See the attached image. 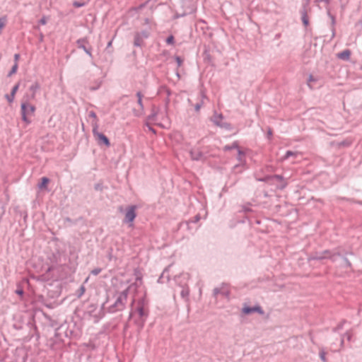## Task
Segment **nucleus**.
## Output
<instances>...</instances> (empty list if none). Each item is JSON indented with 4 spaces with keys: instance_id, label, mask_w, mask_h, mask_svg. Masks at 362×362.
<instances>
[{
    "instance_id": "nucleus-1",
    "label": "nucleus",
    "mask_w": 362,
    "mask_h": 362,
    "mask_svg": "<svg viewBox=\"0 0 362 362\" xmlns=\"http://www.w3.org/2000/svg\"><path fill=\"white\" fill-rule=\"evenodd\" d=\"M36 110L35 105L30 103L28 100H23L21 104V113L22 119L27 124L31 122L30 117L33 116Z\"/></svg>"
},
{
    "instance_id": "nucleus-2",
    "label": "nucleus",
    "mask_w": 362,
    "mask_h": 362,
    "mask_svg": "<svg viewBox=\"0 0 362 362\" xmlns=\"http://www.w3.org/2000/svg\"><path fill=\"white\" fill-rule=\"evenodd\" d=\"M128 295V290H125L122 291L117 298L114 306L116 308V310H121L124 308V305L127 302Z\"/></svg>"
},
{
    "instance_id": "nucleus-3",
    "label": "nucleus",
    "mask_w": 362,
    "mask_h": 362,
    "mask_svg": "<svg viewBox=\"0 0 362 362\" xmlns=\"http://www.w3.org/2000/svg\"><path fill=\"white\" fill-rule=\"evenodd\" d=\"M93 136H95V138L98 140L99 144L103 143L107 147L110 146V143L107 137L105 135H104L103 134L98 132L97 125H95V127L93 128Z\"/></svg>"
},
{
    "instance_id": "nucleus-4",
    "label": "nucleus",
    "mask_w": 362,
    "mask_h": 362,
    "mask_svg": "<svg viewBox=\"0 0 362 362\" xmlns=\"http://www.w3.org/2000/svg\"><path fill=\"white\" fill-rule=\"evenodd\" d=\"M135 209L134 206H132L127 209L125 214V219L127 221L132 222L134 220L136 217Z\"/></svg>"
},
{
    "instance_id": "nucleus-5",
    "label": "nucleus",
    "mask_w": 362,
    "mask_h": 362,
    "mask_svg": "<svg viewBox=\"0 0 362 362\" xmlns=\"http://www.w3.org/2000/svg\"><path fill=\"white\" fill-rule=\"evenodd\" d=\"M243 312L245 314H250V313H251L252 312H257V313H259L260 314H263L264 313L262 309L259 306H255V307H253V308L244 307L243 309Z\"/></svg>"
},
{
    "instance_id": "nucleus-6",
    "label": "nucleus",
    "mask_w": 362,
    "mask_h": 362,
    "mask_svg": "<svg viewBox=\"0 0 362 362\" xmlns=\"http://www.w3.org/2000/svg\"><path fill=\"white\" fill-rule=\"evenodd\" d=\"M18 88H19V84L18 83L16 84L13 86V88H12L11 95H6V98L7 100L8 101V103H13V100L15 98L16 93V92L18 90Z\"/></svg>"
},
{
    "instance_id": "nucleus-7",
    "label": "nucleus",
    "mask_w": 362,
    "mask_h": 362,
    "mask_svg": "<svg viewBox=\"0 0 362 362\" xmlns=\"http://www.w3.org/2000/svg\"><path fill=\"white\" fill-rule=\"evenodd\" d=\"M351 56V51L349 49L344 50L337 54V57L343 60H349Z\"/></svg>"
},
{
    "instance_id": "nucleus-8",
    "label": "nucleus",
    "mask_w": 362,
    "mask_h": 362,
    "mask_svg": "<svg viewBox=\"0 0 362 362\" xmlns=\"http://www.w3.org/2000/svg\"><path fill=\"white\" fill-rule=\"evenodd\" d=\"M40 88V86L38 83H35L30 87V90L32 92L31 99H34L35 98V93Z\"/></svg>"
},
{
    "instance_id": "nucleus-9",
    "label": "nucleus",
    "mask_w": 362,
    "mask_h": 362,
    "mask_svg": "<svg viewBox=\"0 0 362 362\" xmlns=\"http://www.w3.org/2000/svg\"><path fill=\"white\" fill-rule=\"evenodd\" d=\"M317 81V78L316 77H315L313 75L310 74V75H309V76L308 78L307 84L310 88H313V84L315 83H316Z\"/></svg>"
},
{
    "instance_id": "nucleus-10",
    "label": "nucleus",
    "mask_w": 362,
    "mask_h": 362,
    "mask_svg": "<svg viewBox=\"0 0 362 362\" xmlns=\"http://www.w3.org/2000/svg\"><path fill=\"white\" fill-rule=\"evenodd\" d=\"M191 157L194 160H199L202 158V153L199 151H190Z\"/></svg>"
},
{
    "instance_id": "nucleus-11",
    "label": "nucleus",
    "mask_w": 362,
    "mask_h": 362,
    "mask_svg": "<svg viewBox=\"0 0 362 362\" xmlns=\"http://www.w3.org/2000/svg\"><path fill=\"white\" fill-rule=\"evenodd\" d=\"M136 312L138 313L139 315L141 317H145L147 315V314L146 313V312L144 310V306L141 304L136 309Z\"/></svg>"
},
{
    "instance_id": "nucleus-12",
    "label": "nucleus",
    "mask_w": 362,
    "mask_h": 362,
    "mask_svg": "<svg viewBox=\"0 0 362 362\" xmlns=\"http://www.w3.org/2000/svg\"><path fill=\"white\" fill-rule=\"evenodd\" d=\"M49 182V179L47 178V177H42V182H41V185H40V187H46L47 184Z\"/></svg>"
},
{
    "instance_id": "nucleus-13",
    "label": "nucleus",
    "mask_w": 362,
    "mask_h": 362,
    "mask_svg": "<svg viewBox=\"0 0 362 362\" xmlns=\"http://www.w3.org/2000/svg\"><path fill=\"white\" fill-rule=\"evenodd\" d=\"M18 62H15L14 65L13 66V67H12V69H11V71L9 73V76L16 73L17 69H18Z\"/></svg>"
},
{
    "instance_id": "nucleus-14",
    "label": "nucleus",
    "mask_w": 362,
    "mask_h": 362,
    "mask_svg": "<svg viewBox=\"0 0 362 362\" xmlns=\"http://www.w3.org/2000/svg\"><path fill=\"white\" fill-rule=\"evenodd\" d=\"M297 155V153L296 152H293V151H287L285 156L283 158V159H287L288 158H289V156H296Z\"/></svg>"
},
{
    "instance_id": "nucleus-15",
    "label": "nucleus",
    "mask_w": 362,
    "mask_h": 362,
    "mask_svg": "<svg viewBox=\"0 0 362 362\" xmlns=\"http://www.w3.org/2000/svg\"><path fill=\"white\" fill-rule=\"evenodd\" d=\"M101 272V269L100 268H96V269H94L91 271V274H93V275H98V274H100Z\"/></svg>"
},
{
    "instance_id": "nucleus-16",
    "label": "nucleus",
    "mask_w": 362,
    "mask_h": 362,
    "mask_svg": "<svg viewBox=\"0 0 362 362\" xmlns=\"http://www.w3.org/2000/svg\"><path fill=\"white\" fill-rule=\"evenodd\" d=\"M166 42L168 44H173L174 43V37L173 36L170 35L169 36L167 40H166Z\"/></svg>"
},
{
    "instance_id": "nucleus-17",
    "label": "nucleus",
    "mask_w": 362,
    "mask_h": 362,
    "mask_svg": "<svg viewBox=\"0 0 362 362\" xmlns=\"http://www.w3.org/2000/svg\"><path fill=\"white\" fill-rule=\"evenodd\" d=\"M303 23H304L305 25H308V19H307L305 16L303 17Z\"/></svg>"
},
{
    "instance_id": "nucleus-18",
    "label": "nucleus",
    "mask_w": 362,
    "mask_h": 362,
    "mask_svg": "<svg viewBox=\"0 0 362 362\" xmlns=\"http://www.w3.org/2000/svg\"><path fill=\"white\" fill-rule=\"evenodd\" d=\"M40 23L42 24V25H45L47 23V19L43 17L40 21Z\"/></svg>"
},
{
    "instance_id": "nucleus-19",
    "label": "nucleus",
    "mask_w": 362,
    "mask_h": 362,
    "mask_svg": "<svg viewBox=\"0 0 362 362\" xmlns=\"http://www.w3.org/2000/svg\"><path fill=\"white\" fill-rule=\"evenodd\" d=\"M14 57H15L16 62H18V60L19 58V54H15Z\"/></svg>"
},
{
    "instance_id": "nucleus-20",
    "label": "nucleus",
    "mask_w": 362,
    "mask_h": 362,
    "mask_svg": "<svg viewBox=\"0 0 362 362\" xmlns=\"http://www.w3.org/2000/svg\"><path fill=\"white\" fill-rule=\"evenodd\" d=\"M321 358H322L323 361H325V355H324V354H321Z\"/></svg>"
},
{
    "instance_id": "nucleus-21",
    "label": "nucleus",
    "mask_w": 362,
    "mask_h": 362,
    "mask_svg": "<svg viewBox=\"0 0 362 362\" xmlns=\"http://www.w3.org/2000/svg\"><path fill=\"white\" fill-rule=\"evenodd\" d=\"M138 99L141 98V95L140 93H137Z\"/></svg>"
},
{
    "instance_id": "nucleus-22",
    "label": "nucleus",
    "mask_w": 362,
    "mask_h": 362,
    "mask_svg": "<svg viewBox=\"0 0 362 362\" xmlns=\"http://www.w3.org/2000/svg\"><path fill=\"white\" fill-rule=\"evenodd\" d=\"M138 103L141 105V98L138 99Z\"/></svg>"
},
{
    "instance_id": "nucleus-23",
    "label": "nucleus",
    "mask_w": 362,
    "mask_h": 362,
    "mask_svg": "<svg viewBox=\"0 0 362 362\" xmlns=\"http://www.w3.org/2000/svg\"><path fill=\"white\" fill-rule=\"evenodd\" d=\"M84 50L86 52V53H88V54H90V52H89L88 49H86V48H84Z\"/></svg>"
},
{
    "instance_id": "nucleus-24",
    "label": "nucleus",
    "mask_w": 362,
    "mask_h": 362,
    "mask_svg": "<svg viewBox=\"0 0 362 362\" xmlns=\"http://www.w3.org/2000/svg\"><path fill=\"white\" fill-rule=\"evenodd\" d=\"M17 293H18V294H22V293H23V291H17Z\"/></svg>"
},
{
    "instance_id": "nucleus-25",
    "label": "nucleus",
    "mask_w": 362,
    "mask_h": 362,
    "mask_svg": "<svg viewBox=\"0 0 362 362\" xmlns=\"http://www.w3.org/2000/svg\"><path fill=\"white\" fill-rule=\"evenodd\" d=\"M91 115H92V117H95V113L92 112V113H91Z\"/></svg>"
},
{
    "instance_id": "nucleus-26",
    "label": "nucleus",
    "mask_w": 362,
    "mask_h": 362,
    "mask_svg": "<svg viewBox=\"0 0 362 362\" xmlns=\"http://www.w3.org/2000/svg\"><path fill=\"white\" fill-rule=\"evenodd\" d=\"M136 45H139V42H135Z\"/></svg>"
},
{
    "instance_id": "nucleus-27",
    "label": "nucleus",
    "mask_w": 362,
    "mask_h": 362,
    "mask_svg": "<svg viewBox=\"0 0 362 362\" xmlns=\"http://www.w3.org/2000/svg\"><path fill=\"white\" fill-rule=\"evenodd\" d=\"M136 45H139V42H135Z\"/></svg>"
}]
</instances>
